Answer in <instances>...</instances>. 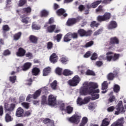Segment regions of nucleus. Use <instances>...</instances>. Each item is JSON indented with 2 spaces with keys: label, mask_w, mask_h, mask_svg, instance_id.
Wrapping results in <instances>:
<instances>
[{
  "label": "nucleus",
  "mask_w": 126,
  "mask_h": 126,
  "mask_svg": "<svg viewBox=\"0 0 126 126\" xmlns=\"http://www.w3.org/2000/svg\"><path fill=\"white\" fill-rule=\"evenodd\" d=\"M25 54H26V50L23 48L20 47L18 48V52H16V55L17 57H22L25 56Z\"/></svg>",
  "instance_id": "2eb2a0df"
},
{
  "label": "nucleus",
  "mask_w": 126,
  "mask_h": 126,
  "mask_svg": "<svg viewBox=\"0 0 126 126\" xmlns=\"http://www.w3.org/2000/svg\"><path fill=\"white\" fill-rule=\"evenodd\" d=\"M31 11H32V9L31 8V7H25L22 9L23 13H25L26 14L31 13Z\"/></svg>",
  "instance_id": "bb28decb"
},
{
  "label": "nucleus",
  "mask_w": 126,
  "mask_h": 126,
  "mask_svg": "<svg viewBox=\"0 0 126 126\" xmlns=\"http://www.w3.org/2000/svg\"><path fill=\"white\" fill-rule=\"evenodd\" d=\"M5 119L7 123H9V122H11V121H12V118H11V116H10V115H9V114H8V113L6 114Z\"/></svg>",
  "instance_id": "ea45409f"
},
{
  "label": "nucleus",
  "mask_w": 126,
  "mask_h": 126,
  "mask_svg": "<svg viewBox=\"0 0 126 126\" xmlns=\"http://www.w3.org/2000/svg\"><path fill=\"white\" fill-rule=\"evenodd\" d=\"M98 87V84L94 82H86L84 83V86H83L80 91L81 95H84L86 96L87 95H90L92 93L95 94V93H99L100 90L96 89Z\"/></svg>",
  "instance_id": "f257e3e1"
},
{
  "label": "nucleus",
  "mask_w": 126,
  "mask_h": 126,
  "mask_svg": "<svg viewBox=\"0 0 126 126\" xmlns=\"http://www.w3.org/2000/svg\"><path fill=\"white\" fill-rule=\"evenodd\" d=\"M15 115L17 118L23 117V115H24V109L21 107H19L16 111Z\"/></svg>",
  "instance_id": "ddd939ff"
},
{
  "label": "nucleus",
  "mask_w": 126,
  "mask_h": 126,
  "mask_svg": "<svg viewBox=\"0 0 126 126\" xmlns=\"http://www.w3.org/2000/svg\"><path fill=\"white\" fill-rule=\"evenodd\" d=\"M50 61L53 63H56L58 62V56L56 53H53L50 57Z\"/></svg>",
  "instance_id": "aec40b11"
},
{
  "label": "nucleus",
  "mask_w": 126,
  "mask_h": 126,
  "mask_svg": "<svg viewBox=\"0 0 126 126\" xmlns=\"http://www.w3.org/2000/svg\"><path fill=\"white\" fill-rule=\"evenodd\" d=\"M91 99V97H86L84 98V105L85 104H87L90 102V100Z\"/></svg>",
  "instance_id": "864d4df0"
},
{
  "label": "nucleus",
  "mask_w": 126,
  "mask_h": 126,
  "mask_svg": "<svg viewBox=\"0 0 126 126\" xmlns=\"http://www.w3.org/2000/svg\"><path fill=\"white\" fill-rule=\"evenodd\" d=\"M109 101L110 103H112V102H114V101H116V96L115 95H111L110 96L109 98Z\"/></svg>",
  "instance_id": "052dcab7"
},
{
  "label": "nucleus",
  "mask_w": 126,
  "mask_h": 126,
  "mask_svg": "<svg viewBox=\"0 0 126 126\" xmlns=\"http://www.w3.org/2000/svg\"><path fill=\"white\" fill-rule=\"evenodd\" d=\"M110 125V121L108 118H104L100 126H108Z\"/></svg>",
  "instance_id": "c85d7f7f"
},
{
  "label": "nucleus",
  "mask_w": 126,
  "mask_h": 126,
  "mask_svg": "<svg viewBox=\"0 0 126 126\" xmlns=\"http://www.w3.org/2000/svg\"><path fill=\"white\" fill-rule=\"evenodd\" d=\"M56 29V25H53L47 28V31L49 33H53Z\"/></svg>",
  "instance_id": "c756f323"
},
{
  "label": "nucleus",
  "mask_w": 126,
  "mask_h": 126,
  "mask_svg": "<svg viewBox=\"0 0 126 126\" xmlns=\"http://www.w3.org/2000/svg\"><path fill=\"white\" fill-rule=\"evenodd\" d=\"M40 71H41L40 70V68L35 67L32 68V73L34 76H37L39 75Z\"/></svg>",
  "instance_id": "4be33fe9"
},
{
  "label": "nucleus",
  "mask_w": 126,
  "mask_h": 126,
  "mask_svg": "<svg viewBox=\"0 0 126 126\" xmlns=\"http://www.w3.org/2000/svg\"><path fill=\"white\" fill-rule=\"evenodd\" d=\"M67 121L71 124H74L75 125H78L81 120V115L80 114H74L71 117L67 119Z\"/></svg>",
  "instance_id": "7ed1b4c3"
},
{
  "label": "nucleus",
  "mask_w": 126,
  "mask_h": 126,
  "mask_svg": "<svg viewBox=\"0 0 126 126\" xmlns=\"http://www.w3.org/2000/svg\"><path fill=\"white\" fill-rule=\"evenodd\" d=\"M56 73L58 74V75H62V72L63 71V69L60 68V67H57L56 69Z\"/></svg>",
  "instance_id": "09e8293b"
},
{
  "label": "nucleus",
  "mask_w": 126,
  "mask_h": 126,
  "mask_svg": "<svg viewBox=\"0 0 126 126\" xmlns=\"http://www.w3.org/2000/svg\"><path fill=\"white\" fill-rule=\"evenodd\" d=\"M97 58H98V55H97V53H94L92 57H91V59L92 60V61H95L97 60Z\"/></svg>",
  "instance_id": "603ef678"
},
{
  "label": "nucleus",
  "mask_w": 126,
  "mask_h": 126,
  "mask_svg": "<svg viewBox=\"0 0 126 126\" xmlns=\"http://www.w3.org/2000/svg\"><path fill=\"white\" fill-rule=\"evenodd\" d=\"M94 45V41L93 40H91L89 42H87L85 45V48H89V47H91L92 46H93Z\"/></svg>",
  "instance_id": "a18cd8bd"
},
{
  "label": "nucleus",
  "mask_w": 126,
  "mask_h": 126,
  "mask_svg": "<svg viewBox=\"0 0 126 126\" xmlns=\"http://www.w3.org/2000/svg\"><path fill=\"white\" fill-rule=\"evenodd\" d=\"M91 95L92 96L91 100H97V99H99L100 97V95L99 94L92 93Z\"/></svg>",
  "instance_id": "e433bc0d"
},
{
  "label": "nucleus",
  "mask_w": 126,
  "mask_h": 126,
  "mask_svg": "<svg viewBox=\"0 0 126 126\" xmlns=\"http://www.w3.org/2000/svg\"><path fill=\"white\" fill-rule=\"evenodd\" d=\"M101 89L102 90H106L108 89V86H109V84H108V82L107 81H104L101 84Z\"/></svg>",
  "instance_id": "2f4dec72"
},
{
  "label": "nucleus",
  "mask_w": 126,
  "mask_h": 126,
  "mask_svg": "<svg viewBox=\"0 0 126 126\" xmlns=\"http://www.w3.org/2000/svg\"><path fill=\"white\" fill-rule=\"evenodd\" d=\"M20 18H21V21L22 23H25V24H28L29 23L30 18L27 17L26 15L23 14L21 15Z\"/></svg>",
  "instance_id": "a211bd4d"
},
{
  "label": "nucleus",
  "mask_w": 126,
  "mask_h": 126,
  "mask_svg": "<svg viewBox=\"0 0 126 126\" xmlns=\"http://www.w3.org/2000/svg\"><path fill=\"white\" fill-rule=\"evenodd\" d=\"M77 104L79 105V106H82V105H84V100H82L81 97H78L77 99Z\"/></svg>",
  "instance_id": "4c0bfd02"
},
{
  "label": "nucleus",
  "mask_w": 126,
  "mask_h": 126,
  "mask_svg": "<svg viewBox=\"0 0 126 126\" xmlns=\"http://www.w3.org/2000/svg\"><path fill=\"white\" fill-rule=\"evenodd\" d=\"M42 90L39 89L35 92L34 94H32V98L33 99H37L41 95Z\"/></svg>",
  "instance_id": "b1692460"
},
{
  "label": "nucleus",
  "mask_w": 126,
  "mask_h": 126,
  "mask_svg": "<svg viewBox=\"0 0 126 126\" xmlns=\"http://www.w3.org/2000/svg\"><path fill=\"white\" fill-rule=\"evenodd\" d=\"M81 19L82 18L80 16H78L76 18H69L66 22V25L67 26H73L74 24L79 22Z\"/></svg>",
  "instance_id": "423d86ee"
},
{
  "label": "nucleus",
  "mask_w": 126,
  "mask_h": 126,
  "mask_svg": "<svg viewBox=\"0 0 126 126\" xmlns=\"http://www.w3.org/2000/svg\"><path fill=\"white\" fill-rule=\"evenodd\" d=\"M21 106H22V107L25 109H27V110H28V109H29V103L28 102H22Z\"/></svg>",
  "instance_id": "37998d69"
},
{
  "label": "nucleus",
  "mask_w": 126,
  "mask_h": 126,
  "mask_svg": "<svg viewBox=\"0 0 126 126\" xmlns=\"http://www.w3.org/2000/svg\"><path fill=\"white\" fill-rule=\"evenodd\" d=\"M2 29L4 32H7L10 30V28L7 25H3L2 27Z\"/></svg>",
  "instance_id": "49530a36"
},
{
  "label": "nucleus",
  "mask_w": 126,
  "mask_h": 126,
  "mask_svg": "<svg viewBox=\"0 0 126 126\" xmlns=\"http://www.w3.org/2000/svg\"><path fill=\"white\" fill-rule=\"evenodd\" d=\"M111 17H112L111 13L105 12L103 15H98L96 18V20L98 22H104V21L110 20Z\"/></svg>",
  "instance_id": "20e7f679"
},
{
  "label": "nucleus",
  "mask_w": 126,
  "mask_h": 126,
  "mask_svg": "<svg viewBox=\"0 0 126 126\" xmlns=\"http://www.w3.org/2000/svg\"><path fill=\"white\" fill-rule=\"evenodd\" d=\"M66 111L67 114H71L73 111V108L70 106H67L66 107Z\"/></svg>",
  "instance_id": "c03bdc74"
},
{
  "label": "nucleus",
  "mask_w": 126,
  "mask_h": 126,
  "mask_svg": "<svg viewBox=\"0 0 126 126\" xmlns=\"http://www.w3.org/2000/svg\"><path fill=\"white\" fill-rule=\"evenodd\" d=\"M118 27V23L115 21H111L107 26V28L109 30L116 29Z\"/></svg>",
  "instance_id": "f3484780"
},
{
  "label": "nucleus",
  "mask_w": 126,
  "mask_h": 126,
  "mask_svg": "<svg viewBox=\"0 0 126 126\" xmlns=\"http://www.w3.org/2000/svg\"><path fill=\"white\" fill-rule=\"evenodd\" d=\"M121 90V87L119 86V85H115L113 87V91L115 93H119L120 91Z\"/></svg>",
  "instance_id": "c9c22d12"
},
{
  "label": "nucleus",
  "mask_w": 126,
  "mask_h": 126,
  "mask_svg": "<svg viewBox=\"0 0 126 126\" xmlns=\"http://www.w3.org/2000/svg\"><path fill=\"white\" fill-rule=\"evenodd\" d=\"M119 76V72L117 70H115L113 71V73L110 72L108 74L107 76V78L108 80L112 81L114 80L115 77H118Z\"/></svg>",
  "instance_id": "9b49d317"
},
{
  "label": "nucleus",
  "mask_w": 126,
  "mask_h": 126,
  "mask_svg": "<svg viewBox=\"0 0 126 126\" xmlns=\"http://www.w3.org/2000/svg\"><path fill=\"white\" fill-rule=\"evenodd\" d=\"M53 47H54V44H53L52 41H49L47 43V49L48 50H52V49H53Z\"/></svg>",
  "instance_id": "79ce46f5"
},
{
  "label": "nucleus",
  "mask_w": 126,
  "mask_h": 126,
  "mask_svg": "<svg viewBox=\"0 0 126 126\" xmlns=\"http://www.w3.org/2000/svg\"><path fill=\"white\" fill-rule=\"evenodd\" d=\"M49 15V12L46 10H43L40 12L41 17H47Z\"/></svg>",
  "instance_id": "f704fd0d"
},
{
  "label": "nucleus",
  "mask_w": 126,
  "mask_h": 126,
  "mask_svg": "<svg viewBox=\"0 0 126 126\" xmlns=\"http://www.w3.org/2000/svg\"><path fill=\"white\" fill-rule=\"evenodd\" d=\"M77 33L80 36V37H88L89 36H91L92 34V31L88 30L86 31L84 29H80L78 30Z\"/></svg>",
  "instance_id": "6e6552de"
},
{
  "label": "nucleus",
  "mask_w": 126,
  "mask_h": 126,
  "mask_svg": "<svg viewBox=\"0 0 126 126\" xmlns=\"http://www.w3.org/2000/svg\"><path fill=\"white\" fill-rule=\"evenodd\" d=\"M16 106V104L15 103H11L10 105L8 103H5L4 105V111L7 113H10L15 109Z\"/></svg>",
  "instance_id": "9d476101"
},
{
  "label": "nucleus",
  "mask_w": 126,
  "mask_h": 126,
  "mask_svg": "<svg viewBox=\"0 0 126 126\" xmlns=\"http://www.w3.org/2000/svg\"><path fill=\"white\" fill-rule=\"evenodd\" d=\"M32 98H33V94H29L26 98L27 102H31Z\"/></svg>",
  "instance_id": "e2e57ef3"
},
{
  "label": "nucleus",
  "mask_w": 126,
  "mask_h": 126,
  "mask_svg": "<svg viewBox=\"0 0 126 126\" xmlns=\"http://www.w3.org/2000/svg\"><path fill=\"white\" fill-rule=\"evenodd\" d=\"M90 26L91 27H98V26H99V24L98 23H96V21H94L93 22H91V24H90Z\"/></svg>",
  "instance_id": "8fccbe9b"
},
{
  "label": "nucleus",
  "mask_w": 126,
  "mask_h": 126,
  "mask_svg": "<svg viewBox=\"0 0 126 126\" xmlns=\"http://www.w3.org/2000/svg\"><path fill=\"white\" fill-rule=\"evenodd\" d=\"M78 9L79 11L82 12L83 11V10H84V9H85V7L84 6V5L81 4L79 6Z\"/></svg>",
  "instance_id": "69168bd1"
},
{
  "label": "nucleus",
  "mask_w": 126,
  "mask_h": 126,
  "mask_svg": "<svg viewBox=\"0 0 126 126\" xmlns=\"http://www.w3.org/2000/svg\"><path fill=\"white\" fill-rule=\"evenodd\" d=\"M117 111L115 112V115H119L121 113H125V108L123 105V101L120 100L119 101L117 105L116 106Z\"/></svg>",
  "instance_id": "0eeeda50"
},
{
  "label": "nucleus",
  "mask_w": 126,
  "mask_h": 126,
  "mask_svg": "<svg viewBox=\"0 0 126 126\" xmlns=\"http://www.w3.org/2000/svg\"><path fill=\"white\" fill-rule=\"evenodd\" d=\"M81 79L78 75L75 76L73 78L70 80H69L67 82V84L69 86L71 87H75V86H77L78 84H79V82H80Z\"/></svg>",
  "instance_id": "f03ea898"
},
{
  "label": "nucleus",
  "mask_w": 126,
  "mask_h": 126,
  "mask_svg": "<svg viewBox=\"0 0 126 126\" xmlns=\"http://www.w3.org/2000/svg\"><path fill=\"white\" fill-rule=\"evenodd\" d=\"M73 74V72L68 69H64L63 71V75L65 76H69Z\"/></svg>",
  "instance_id": "7c9ffc66"
},
{
  "label": "nucleus",
  "mask_w": 126,
  "mask_h": 126,
  "mask_svg": "<svg viewBox=\"0 0 126 126\" xmlns=\"http://www.w3.org/2000/svg\"><path fill=\"white\" fill-rule=\"evenodd\" d=\"M25 56H26V58H29V59H32L33 58V55L30 52L25 53Z\"/></svg>",
  "instance_id": "bf43d9fd"
},
{
  "label": "nucleus",
  "mask_w": 126,
  "mask_h": 126,
  "mask_svg": "<svg viewBox=\"0 0 126 126\" xmlns=\"http://www.w3.org/2000/svg\"><path fill=\"white\" fill-rule=\"evenodd\" d=\"M88 123V118L86 117H84L79 125V126H85V125Z\"/></svg>",
  "instance_id": "cd10ccee"
},
{
  "label": "nucleus",
  "mask_w": 126,
  "mask_h": 126,
  "mask_svg": "<svg viewBox=\"0 0 126 126\" xmlns=\"http://www.w3.org/2000/svg\"><path fill=\"white\" fill-rule=\"evenodd\" d=\"M120 44V40L119 38L117 37H113L110 38L109 41V45L110 46H114V45H119Z\"/></svg>",
  "instance_id": "4468645a"
},
{
  "label": "nucleus",
  "mask_w": 126,
  "mask_h": 126,
  "mask_svg": "<svg viewBox=\"0 0 126 126\" xmlns=\"http://www.w3.org/2000/svg\"><path fill=\"white\" fill-rule=\"evenodd\" d=\"M41 105H46L47 104V96L45 95H43L41 96Z\"/></svg>",
  "instance_id": "72a5a7b5"
},
{
  "label": "nucleus",
  "mask_w": 126,
  "mask_h": 126,
  "mask_svg": "<svg viewBox=\"0 0 126 126\" xmlns=\"http://www.w3.org/2000/svg\"><path fill=\"white\" fill-rule=\"evenodd\" d=\"M10 54H11V52H10V51H9L8 49H6L4 51L3 53V56H9Z\"/></svg>",
  "instance_id": "6e6d98bb"
},
{
  "label": "nucleus",
  "mask_w": 126,
  "mask_h": 126,
  "mask_svg": "<svg viewBox=\"0 0 126 126\" xmlns=\"http://www.w3.org/2000/svg\"><path fill=\"white\" fill-rule=\"evenodd\" d=\"M9 80L10 82H12V83H15V81L16 80V76H10L9 77Z\"/></svg>",
  "instance_id": "4d7b16f0"
},
{
  "label": "nucleus",
  "mask_w": 126,
  "mask_h": 126,
  "mask_svg": "<svg viewBox=\"0 0 126 126\" xmlns=\"http://www.w3.org/2000/svg\"><path fill=\"white\" fill-rule=\"evenodd\" d=\"M50 87L52 90H57L58 89V81L54 80L50 84Z\"/></svg>",
  "instance_id": "a878e982"
},
{
  "label": "nucleus",
  "mask_w": 126,
  "mask_h": 126,
  "mask_svg": "<svg viewBox=\"0 0 126 126\" xmlns=\"http://www.w3.org/2000/svg\"><path fill=\"white\" fill-rule=\"evenodd\" d=\"M32 28L33 30H40V29H41V27L36 24L35 23L32 24Z\"/></svg>",
  "instance_id": "58836bf2"
},
{
  "label": "nucleus",
  "mask_w": 126,
  "mask_h": 126,
  "mask_svg": "<svg viewBox=\"0 0 126 126\" xmlns=\"http://www.w3.org/2000/svg\"><path fill=\"white\" fill-rule=\"evenodd\" d=\"M32 66V63H31L27 62L24 64V65L22 66V70L24 71H26V70H28Z\"/></svg>",
  "instance_id": "6ab92c4d"
},
{
  "label": "nucleus",
  "mask_w": 126,
  "mask_h": 126,
  "mask_svg": "<svg viewBox=\"0 0 126 126\" xmlns=\"http://www.w3.org/2000/svg\"><path fill=\"white\" fill-rule=\"evenodd\" d=\"M120 58V54H114V56H112V61L113 62H116V61H118Z\"/></svg>",
  "instance_id": "de8ad7c7"
},
{
  "label": "nucleus",
  "mask_w": 126,
  "mask_h": 126,
  "mask_svg": "<svg viewBox=\"0 0 126 126\" xmlns=\"http://www.w3.org/2000/svg\"><path fill=\"white\" fill-rule=\"evenodd\" d=\"M86 75H93V76H95V72L93 70L88 69L86 72Z\"/></svg>",
  "instance_id": "a19ab883"
},
{
  "label": "nucleus",
  "mask_w": 126,
  "mask_h": 126,
  "mask_svg": "<svg viewBox=\"0 0 126 126\" xmlns=\"http://www.w3.org/2000/svg\"><path fill=\"white\" fill-rule=\"evenodd\" d=\"M51 71H52V68L50 67H47L45 68L43 70V76H47L49 75L50 73H51Z\"/></svg>",
  "instance_id": "412c9836"
},
{
  "label": "nucleus",
  "mask_w": 126,
  "mask_h": 126,
  "mask_svg": "<svg viewBox=\"0 0 126 126\" xmlns=\"http://www.w3.org/2000/svg\"><path fill=\"white\" fill-rule=\"evenodd\" d=\"M101 2H102V0H101L93 2L91 4L92 8H96V7H97V6H98V5H99Z\"/></svg>",
  "instance_id": "473e14b6"
},
{
  "label": "nucleus",
  "mask_w": 126,
  "mask_h": 126,
  "mask_svg": "<svg viewBox=\"0 0 126 126\" xmlns=\"http://www.w3.org/2000/svg\"><path fill=\"white\" fill-rule=\"evenodd\" d=\"M78 38V34L76 32H68L63 37L64 42H70L71 39H77Z\"/></svg>",
  "instance_id": "39448f33"
},
{
  "label": "nucleus",
  "mask_w": 126,
  "mask_h": 126,
  "mask_svg": "<svg viewBox=\"0 0 126 126\" xmlns=\"http://www.w3.org/2000/svg\"><path fill=\"white\" fill-rule=\"evenodd\" d=\"M31 115V111L28 110L26 111L24 114L25 117H29V116Z\"/></svg>",
  "instance_id": "774afa93"
},
{
  "label": "nucleus",
  "mask_w": 126,
  "mask_h": 126,
  "mask_svg": "<svg viewBox=\"0 0 126 126\" xmlns=\"http://www.w3.org/2000/svg\"><path fill=\"white\" fill-rule=\"evenodd\" d=\"M29 40L31 43L37 44V42H38V38L34 35H31L29 37Z\"/></svg>",
  "instance_id": "5701e85b"
},
{
  "label": "nucleus",
  "mask_w": 126,
  "mask_h": 126,
  "mask_svg": "<svg viewBox=\"0 0 126 126\" xmlns=\"http://www.w3.org/2000/svg\"><path fill=\"white\" fill-rule=\"evenodd\" d=\"M21 36H22V32H21L16 33L13 35V40L18 41V40H19V39L21 38Z\"/></svg>",
  "instance_id": "393cba45"
},
{
  "label": "nucleus",
  "mask_w": 126,
  "mask_h": 126,
  "mask_svg": "<svg viewBox=\"0 0 126 126\" xmlns=\"http://www.w3.org/2000/svg\"><path fill=\"white\" fill-rule=\"evenodd\" d=\"M65 10L63 8H60L57 11L56 13L58 16H62V15L63 16L61 17V19H64L67 16V14L65 13Z\"/></svg>",
  "instance_id": "f8f14e48"
},
{
  "label": "nucleus",
  "mask_w": 126,
  "mask_h": 126,
  "mask_svg": "<svg viewBox=\"0 0 126 126\" xmlns=\"http://www.w3.org/2000/svg\"><path fill=\"white\" fill-rule=\"evenodd\" d=\"M25 101V97L23 96H20L19 98V103H23Z\"/></svg>",
  "instance_id": "0e129e2a"
},
{
  "label": "nucleus",
  "mask_w": 126,
  "mask_h": 126,
  "mask_svg": "<svg viewBox=\"0 0 126 126\" xmlns=\"http://www.w3.org/2000/svg\"><path fill=\"white\" fill-rule=\"evenodd\" d=\"M107 111L109 112V113L114 112L115 111V106H112L108 107L107 109Z\"/></svg>",
  "instance_id": "680f3d73"
},
{
  "label": "nucleus",
  "mask_w": 126,
  "mask_h": 126,
  "mask_svg": "<svg viewBox=\"0 0 126 126\" xmlns=\"http://www.w3.org/2000/svg\"><path fill=\"white\" fill-rule=\"evenodd\" d=\"M96 12H103V6L99 5L95 10Z\"/></svg>",
  "instance_id": "13d9d810"
},
{
  "label": "nucleus",
  "mask_w": 126,
  "mask_h": 126,
  "mask_svg": "<svg viewBox=\"0 0 126 126\" xmlns=\"http://www.w3.org/2000/svg\"><path fill=\"white\" fill-rule=\"evenodd\" d=\"M48 100L50 106H56L57 105V96L50 94L48 96Z\"/></svg>",
  "instance_id": "1a4fd4ad"
},
{
  "label": "nucleus",
  "mask_w": 126,
  "mask_h": 126,
  "mask_svg": "<svg viewBox=\"0 0 126 126\" xmlns=\"http://www.w3.org/2000/svg\"><path fill=\"white\" fill-rule=\"evenodd\" d=\"M95 64L96 65H97V66H98L99 67H100V66H102V65H103V62L96 61L95 63Z\"/></svg>",
  "instance_id": "338daca9"
},
{
  "label": "nucleus",
  "mask_w": 126,
  "mask_h": 126,
  "mask_svg": "<svg viewBox=\"0 0 126 126\" xmlns=\"http://www.w3.org/2000/svg\"><path fill=\"white\" fill-rule=\"evenodd\" d=\"M27 1V0H20L19 1V6H23Z\"/></svg>",
  "instance_id": "5fc2aeb1"
},
{
  "label": "nucleus",
  "mask_w": 126,
  "mask_h": 126,
  "mask_svg": "<svg viewBox=\"0 0 126 126\" xmlns=\"http://www.w3.org/2000/svg\"><path fill=\"white\" fill-rule=\"evenodd\" d=\"M63 37V34L60 33L56 35V39L57 40V42H61V40H62V38Z\"/></svg>",
  "instance_id": "3c124183"
},
{
  "label": "nucleus",
  "mask_w": 126,
  "mask_h": 126,
  "mask_svg": "<svg viewBox=\"0 0 126 126\" xmlns=\"http://www.w3.org/2000/svg\"><path fill=\"white\" fill-rule=\"evenodd\" d=\"M124 124H125V120L123 118H121L112 124L110 126H124Z\"/></svg>",
  "instance_id": "dca6fc26"
}]
</instances>
